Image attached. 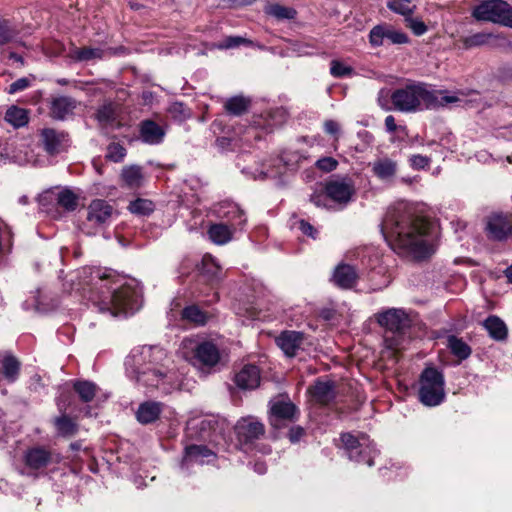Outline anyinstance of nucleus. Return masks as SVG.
Returning <instances> with one entry per match:
<instances>
[{
	"label": "nucleus",
	"instance_id": "12",
	"mask_svg": "<svg viewBox=\"0 0 512 512\" xmlns=\"http://www.w3.org/2000/svg\"><path fill=\"white\" fill-rule=\"evenodd\" d=\"M41 139L44 149L50 155L58 154L68 146V135L64 132H58L51 128L42 130Z\"/></svg>",
	"mask_w": 512,
	"mask_h": 512
},
{
	"label": "nucleus",
	"instance_id": "13",
	"mask_svg": "<svg viewBox=\"0 0 512 512\" xmlns=\"http://www.w3.org/2000/svg\"><path fill=\"white\" fill-rule=\"evenodd\" d=\"M216 213L220 218L226 219L234 229H241L246 223L244 212L236 203L224 201L218 205Z\"/></svg>",
	"mask_w": 512,
	"mask_h": 512
},
{
	"label": "nucleus",
	"instance_id": "38",
	"mask_svg": "<svg viewBox=\"0 0 512 512\" xmlns=\"http://www.w3.org/2000/svg\"><path fill=\"white\" fill-rule=\"evenodd\" d=\"M57 203L66 211H74L78 206V197L71 190L65 189L58 193Z\"/></svg>",
	"mask_w": 512,
	"mask_h": 512
},
{
	"label": "nucleus",
	"instance_id": "55",
	"mask_svg": "<svg viewBox=\"0 0 512 512\" xmlns=\"http://www.w3.org/2000/svg\"><path fill=\"white\" fill-rule=\"evenodd\" d=\"M13 38L12 31L4 23L0 22V45H4Z\"/></svg>",
	"mask_w": 512,
	"mask_h": 512
},
{
	"label": "nucleus",
	"instance_id": "25",
	"mask_svg": "<svg viewBox=\"0 0 512 512\" xmlns=\"http://www.w3.org/2000/svg\"><path fill=\"white\" fill-rule=\"evenodd\" d=\"M312 397L320 404L330 403L336 395L334 384L331 381H317L310 389Z\"/></svg>",
	"mask_w": 512,
	"mask_h": 512
},
{
	"label": "nucleus",
	"instance_id": "3",
	"mask_svg": "<svg viewBox=\"0 0 512 512\" xmlns=\"http://www.w3.org/2000/svg\"><path fill=\"white\" fill-rule=\"evenodd\" d=\"M169 359L158 346H139L131 350L125 360L127 376L147 387L170 393L179 386L176 374L168 368Z\"/></svg>",
	"mask_w": 512,
	"mask_h": 512
},
{
	"label": "nucleus",
	"instance_id": "15",
	"mask_svg": "<svg viewBox=\"0 0 512 512\" xmlns=\"http://www.w3.org/2000/svg\"><path fill=\"white\" fill-rule=\"evenodd\" d=\"M26 466L31 470H39L45 468L49 463L58 462L59 459L48 450L42 447H34L28 449L24 455Z\"/></svg>",
	"mask_w": 512,
	"mask_h": 512
},
{
	"label": "nucleus",
	"instance_id": "31",
	"mask_svg": "<svg viewBox=\"0 0 512 512\" xmlns=\"http://www.w3.org/2000/svg\"><path fill=\"white\" fill-rule=\"evenodd\" d=\"M4 119L13 127L20 128L28 123L29 115L26 109L18 106H11L7 109Z\"/></svg>",
	"mask_w": 512,
	"mask_h": 512
},
{
	"label": "nucleus",
	"instance_id": "44",
	"mask_svg": "<svg viewBox=\"0 0 512 512\" xmlns=\"http://www.w3.org/2000/svg\"><path fill=\"white\" fill-rule=\"evenodd\" d=\"M386 38V27L385 26H375L369 34V42L372 46H381L384 43V39Z\"/></svg>",
	"mask_w": 512,
	"mask_h": 512
},
{
	"label": "nucleus",
	"instance_id": "39",
	"mask_svg": "<svg viewBox=\"0 0 512 512\" xmlns=\"http://www.w3.org/2000/svg\"><path fill=\"white\" fill-rule=\"evenodd\" d=\"M155 209V205L151 200L138 198L129 204V210L133 214L146 216L151 214Z\"/></svg>",
	"mask_w": 512,
	"mask_h": 512
},
{
	"label": "nucleus",
	"instance_id": "63",
	"mask_svg": "<svg viewBox=\"0 0 512 512\" xmlns=\"http://www.w3.org/2000/svg\"><path fill=\"white\" fill-rule=\"evenodd\" d=\"M505 276L507 277L508 281L512 283V266L505 270Z\"/></svg>",
	"mask_w": 512,
	"mask_h": 512
},
{
	"label": "nucleus",
	"instance_id": "11",
	"mask_svg": "<svg viewBox=\"0 0 512 512\" xmlns=\"http://www.w3.org/2000/svg\"><path fill=\"white\" fill-rule=\"evenodd\" d=\"M485 230L489 239L505 240L512 234V215L494 213L487 217Z\"/></svg>",
	"mask_w": 512,
	"mask_h": 512
},
{
	"label": "nucleus",
	"instance_id": "61",
	"mask_svg": "<svg viewBox=\"0 0 512 512\" xmlns=\"http://www.w3.org/2000/svg\"><path fill=\"white\" fill-rule=\"evenodd\" d=\"M322 200H323V195H321V194H314V195H312V196H311V201H312L316 206H318V207H320V206H326V204H324V203L322 202Z\"/></svg>",
	"mask_w": 512,
	"mask_h": 512
},
{
	"label": "nucleus",
	"instance_id": "19",
	"mask_svg": "<svg viewBox=\"0 0 512 512\" xmlns=\"http://www.w3.org/2000/svg\"><path fill=\"white\" fill-rule=\"evenodd\" d=\"M214 453L205 446L191 445L185 448V453L182 460V467H188L193 463L204 464L214 458Z\"/></svg>",
	"mask_w": 512,
	"mask_h": 512
},
{
	"label": "nucleus",
	"instance_id": "40",
	"mask_svg": "<svg viewBox=\"0 0 512 512\" xmlns=\"http://www.w3.org/2000/svg\"><path fill=\"white\" fill-rule=\"evenodd\" d=\"M182 317L197 325H204L207 321V315L197 306H188L182 311Z\"/></svg>",
	"mask_w": 512,
	"mask_h": 512
},
{
	"label": "nucleus",
	"instance_id": "54",
	"mask_svg": "<svg viewBox=\"0 0 512 512\" xmlns=\"http://www.w3.org/2000/svg\"><path fill=\"white\" fill-rule=\"evenodd\" d=\"M324 130L327 134L333 135L338 139L340 125L334 120H326L324 122Z\"/></svg>",
	"mask_w": 512,
	"mask_h": 512
},
{
	"label": "nucleus",
	"instance_id": "34",
	"mask_svg": "<svg viewBox=\"0 0 512 512\" xmlns=\"http://www.w3.org/2000/svg\"><path fill=\"white\" fill-rule=\"evenodd\" d=\"M20 364L13 356H6L2 361L0 374L9 382H14L19 375Z\"/></svg>",
	"mask_w": 512,
	"mask_h": 512
},
{
	"label": "nucleus",
	"instance_id": "56",
	"mask_svg": "<svg viewBox=\"0 0 512 512\" xmlns=\"http://www.w3.org/2000/svg\"><path fill=\"white\" fill-rule=\"evenodd\" d=\"M299 229L305 235H308V236H310L312 238L316 237L315 236L316 230L314 229V227L310 223H308V222H306L304 220L299 221Z\"/></svg>",
	"mask_w": 512,
	"mask_h": 512
},
{
	"label": "nucleus",
	"instance_id": "27",
	"mask_svg": "<svg viewBox=\"0 0 512 512\" xmlns=\"http://www.w3.org/2000/svg\"><path fill=\"white\" fill-rule=\"evenodd\" d=\"M140 135L142 140L148 144H159L162 142L165 132L158 124L151 120L141 123Z\"/></svg>",
	"mask_w": 512,
	"mask_h": 512
},
{
	"label": "nucleus",
	"instance_id": "59",
	"mask_svg": "<svg viewBox=\"0 0 512 512\" xmlns=\"http://www.w3.org/2000/svg\"><path fill=\"white\" fill-rule=\"evenodd\" d=\"M304 430L301 427H296L291 430L290 432V440L292 442H296L300 439V437L303 435Z\"/></svg>",
	"mask_w": 512,
	"mask_h": 512
},
{
	"label": "nucleus",
	"instance_id": "16",
	"mask_svg": "<svg viewBox=\"0 0 512 512\" xmlns=\"http://www.w3.org/2000/svg\"><path fill=\"white\" fill-rule=\"evenodd\" d=\"M77 106L78 102L75 99L68 96H58L51 101L50 114L54 119L64 120L73 115Z\"/></svg>",
	"mask_w": 512,
	"mask_h": 512
},
{
	"label": "nucleus",
	"instance_id": "4",
	"mask_svg": "<svg viewBox=\"0 0 512 512\" xmlns=\"http://www.w3.org/2000/svg\"><path fill=\"white\" fill-rule=\"evenodd\" d=\"M464 95L461 91L451 93L445 90H434L425 84L418 83L395 90L391 100L396 110L415 112L462 103Z\"/></svg>",
	"mask_w": 512,
	"mask_h": 512
},
{
	"label": "nucleus",
	"instance_id": "1",
	"mask_svg": "<svg viewBox=\"0 0 512 512\" xmlns=\"http://www.w3.org/2000/svg\"><path fill=\"white\" fill-rule=\"evenodd\" d=\"M78 285L83 291L97 290L100 311L112 316H127L142 305V288L135 279H126L107 269L84 267L79 271Z\"/></svg>",
	"mask_w": 512,
	"mask_h": 512
},
{
	"label": "nucleus",
	"instance_id": "18",
	"mask_svg": "<svg viewBox=\"0 0 512 512\" xmlns=\"http://www.w3.org/2000/svg\"><path fill=\"white\" fill-rule=\"evenodd\" d=\"M236 385L243 390L255 389L260 384V371L255 365H245L235 375Z\"/></svg>",
	"mask_w": 512,
	"mask_h": 512
},
{
	"label": "nucleus",
	"instance_id": "57",
	"mask_svg": "<svg viewBox=\"0 0 512 512\" xmlns=\"http://www.w3.org/2000/svg\"><path fill=\"white\" fill-rule=\"evenodd\" d=\"M385 127L388 132H395L397 129L395 118L392 115H389L385 118Z\"/></svg>",
	"mask_w": 512,
	"mask_h": 512
},
{
	"label": "nucleus",
	"instance_id": "21",
	"mask_svg": "<svg viewBox=\"0 0 512 512\" xmlns=\"http://www.w3.org/2000/svg\"><path fill=\"white\" fill-rule=\"evenodd\" d=\"M106 54V50L94 47H77L71 46L67 51V58L73 62H89L102 59Z\"/></svg>",
	"mask_w": 512,
	"mask_h": 512
},
{
	"label": "nucleus",
	"instance_id": "24",
	"mask_svg": "<svg viewBox=\"0 0 512 512\" xmlns=\"http://www.w3.org/2000/svg\"><path fill=\"white\" fill-rule=\"evenodd\" d=\"M358 279V274L353 266L347 264L338 265L333 274L334 283L343 289L352 288Z\"/></svg>",
	"mask_w": 512,
	"mask_h": 512
},
{
	"label": "nucleus",
	"instance_id": "9",
	"mask_svg": "<svg viewBox=\"0 0 512 512\" xmlns=\"http://www.w3.org/2000/svg\"><path fill=\"white\" fill-rule=\"evenodd\" d=\"M325 195L335 203L346 205L354 196L356 189L350 177H333L325 183Z\"/></svg>",
	"mask_w": 512,
	"mask_h": 512
},
{
	"label": "nucleus",
	"instance_id": "48",
	"mask_svg": "<svg viewBox=\"0 0 512 512\" xmlns=\"http://www.w3.org/2000/svg\"><path fill=\"white\" fill-rule=\"evenodd\" d=\"M406 22H407V26L417 36H421L427 31L426 25L420 19L408 17V18H406Z\"/></svg>",
	"mask_w": 512,
	"mask_h": 512
},
{
	"label": "nucleus",
	"instance_id": "37",
	"mask_svg": "<svg viewBox=\"0 0 512 512\" xmlns=\"http://www.w3.org/2000/svg\"><path fill=\"white\" fill-rule=\"evenodd\" d=\"M387 7L403 16L411 15L416 8L414 0H388Z\"/></svg>",
	"mask_w": 512,
	"mask_h": 512
},
{
	"label": "nucleus",
	"instance_id": "35",
	"mask_svg": "<svg viewBox=\"0 0 512 512\" xmlns=\"http://www.w3.org/2000/svg\"><path fill=\"white\" fill-rule=\"evenodd\" d=\"M73 387L83 402L92 401L98 389L96 384L86 380L76 381Z\"/></svg>",
	"mask_w": 512,
	"mask_h": 512
},
{
	"label": "nucleus",
	"instance_id": "52",
	"mask_svg": "<svg viewBox=\"0 0 512 512\" xmlns=\"http://www.w3.org/2000/svg\"><path fill=\"white\" fill-rule=\"evenodd\" d=\"M203 266L204 270L207 273L211 272L215 276L217 274V271L219 270V265L217 264L216 260L210 255H206L203 257Z\"/></svg>",
	"mask_w": 512,
	"mask_h": 512
},
{
	"label": "nucleus",
	"instance_id": "7",
	"mask_svg": "<svg viewBox=\"0 0 512 512\" xmlns=\"http://www.w3.org/2000/svg\"><path fill=\"white\" fill-rule=\"evenodd\" d=\"M472 15L479 21H488L512 28V7L503 0H486L477 5Z\"/></svg>",
	"mask_w": 512,
	"mask_h": 512
},
{
	"label": "nucleus",
	"instance_id": "28",
	"mask_svg": "<svg viewBox=\"0 0 512 512\" xmlns=\"http://www.w3.org/2000/svg\"><path fill=\"white\" fill-rule=\"evenodd\" d=\"M236 230L228 224L218 223L210 226L208 235L215 244L223 245L232 239V235Z\"/></svg>",
	"mask_w": 512,
	"mask_h": 512
},
{
	"label": "nucleus",
	"instance_id": "50",
	"mask_svg": "<svg viewBox=\"0 0 512 512\" xmlns=\"http://www.w3.org/2000/svg\"><path fill=\"white\" fill-rule=\"evenodd\" d=\"M386 39L394 44H403L408 41V38L404 33L390 28H386Z\"/></svg>",
	"mask_w": 512,
	"mask_h": 512
},
{
	"label": "nucleus",
	"instance_id": "32",
	"mask_svg": "<svg viewBox=\"0 0 512 512\" xmlns=\"http://www.w3.org/2000/svg\"><path fill=\"white\" fill-rule=\"evenodd\" d=\"M447 347L459 360L467 359L472 352L470 346L466 342L454 335L447 338Z\"/></svg>",
	"mask_w": 512,
	"mask_h": 512
},
{
	"label": "nucleus",
	"instance_id": "33",
	"mask_svg": "<svg viewBox=\"0 0 512 512\" xmlns=\"http://www.w3.org/2000/svg\"><path fill=\"white\" fill-rule=\"evenodd\" d=\"M265 13L277 20H292L297 15V11L294 8L277 3L268 5L265 8Z\"/></svg>",
	"mask_w": 512,
	"mask_h": 512
},
{
	"label": "nucleus",
	"instance_id": "29",
	"mask_svg": "<svg viewBox=\"0 0 512 512\" xmlns=\"http://www.w3.org/2000/svg\"><path fill=\"white\" fill-rule=\"evenodd\" d=\"M121 179L128 188H139L144 181L142 168L137 165L125 166L121 172Z\"/></svg>",
	"mask_w": 512,
	"mask_h": 512
},
{
	"label": "nucleus",
	"instance_id": "60",
	"mask_svg": "<svg viewBox=\"0 0 512 512\" xmlns=\"http://www.w3.org/2000/svg\"><path fill=\"white\" fill-rule=\"evenodd\" d=\"M170 111L172 113H179L185 116L184 106L181 103H174L170 106Z\"/></svg>",
	"mask_w": 512,
	"mask_h": 512
},
{
	"label": "nucleus",
	"instance_id": "36",
	"mask_svg": "<svg viewBox=\"0 0 512 512\" xmlns=\"http://www.w3.org/2000/svg\"><path fill=\"white\" fill-rule=\"evenodd\" d=\"M249 104V99L243 96H235L226 101L225 109L231 114L241 115L248 109Z\"/></svg>",
	"mask_w": 512,
	"mask_h": 512
},
{
	"label": "nucleus",
	"instance_id": "58",
	"mask_svg": "<svg viewBox=\"0 0 512 512\" xmlns=\"http://www.w3.org/2000/svg\"><path fill=\"white\" fill-rule=\"evenodd\" d=\"M385 346L393 351H396L399 349V342L396 338H385L384 340Z\"/></svg>",
	"mask_w": 512,
	"mask_h": 512
},
{
	"label": "nucleus",
	"instance_id": "43",
	"mask_svg": "<svg viewBox=\"0 0 512 512\" xmlns=\"http://www.w3.org/2000/svg\"><path fill=\"white\" fill-rule=\"evenodd\" d=\"M125 155L126 149L118 143H111L107 147L106 158L113 162H121L124 159Z\"/></svg>",
	"mask_w": 512,
	"mask_h": 512
},
{
	"label": "nucleus",
	"instance_id": "2",
	"mask_svg": "<svg viewBox=\"0 0 512 512\" xmlns=\"http://www.w3.org/2000/svg\"><path fill=\"white\" fill-rule=\"evenodd\" d=\"M381 231L390 247L399 254L423 259L434 252L427 224L405 204H398L387 211Z\"/></svg>",
	"mask_w": 512,
	"mask_h": 512
},
{
	"label": "nucleus",
	"instance_id": "22",
	"mask_svg": "<svg viewBox=\"0 0 512 512\" xmlns=\"http://www.w3.org/2000/svg\"><path fill=\"white\" fill-rule=\"evenodd\" d=\"M113 208L104 200H94L88 207L87 220L95 224H104L111 217Z\"/></svg>",
	"mask_w": 512,
	"mask_h": 512
},
{
	"label": "nucleus",
	"instance_id": "53",
	"mask_svg": "<svg viewBox=\"0 0 512 512\" xmlns=\"http://www.w3.org/2000/svg\"><path fill=\"white\" fill-rule=\"evenodd\" d=\"M429 158L422 155H412L410 158L411 165L416 169H423L429 165Z\"/></svg>",
	"mask_w": 512,
	"mask_h": 512
},
{
	"label": "nucleus",
	"instance_id": "20",
	"mask_svg": "<svg viewBox=\"0 0 512 512\" xmlns=\"http://www.w3.org/2000/svg\"><path fill=\"white\" fill-rule=\"evenodd\" d=\"M373 175L383 182H390L397 173V163L387 157L379 158L371 164Z\"/></svg>",
	"mask_w": 512,
	"mask_h": 512
},
{
	"label": "nucleus",
	"instance_id": "5",
	"mask_svg": "<svg viewBox=\"0 0 512 512\" xmlns=\"http://www.w3.org/2000/svg\"><path fill=\"white\" fill-rule=\"evenodd\" d=\"M180 353L186 361L204 374L215 371L221 361L220 351L211 341L198 342L194 339H184Z\"/></svg>",
	"mask_w": 512,
	"mask_h": 512
},
{
	"label": "nucleus",
	"instance_id": "41",
	"mask_svg": "<svg viewBox=\"0 0 512 512\" xmlns=\"http://www.w3.org/2000/svg\"><path fill=\"white\" fill-rule=\"evenodd\" d=\"M55 426L58 433L63 436H72L77 431L76 423L65 415L55 419Z\"/></svg>",
	"mask_w": 512,
	"mask_h": 512
},
{
	"label": "nucleus",
	"instance_id": "49",
	"mask_svg": "<svg viewBox=\"0 0 512 512\" xmlns=\"http://www.w3.org/2000/svg\"><path fill=\"white\" fill-rule=\"evenodd\" d=\"M31 85V80L29 78L23 77L19 78L13 83H11L8 87L9 94H15L20 91L27 89Z\"/></svg>",
	"mask_w": 512,
	"mask_h": 512
},
{
	"label": "nucleus",
	"instance_id": "47",
	"mask_svg": "<svg viewBox=\"0 0 512 512\" xmlns=\"http://www.w3.org/2000/svg\"><path fill=\"white\" fill-rule=\"evenodd\" d=\"M338 166V161L333 157H323L316 162V167L323 172H331Z\"/></svg>",
	"mask_w": 512,
	"mask_h": 512
},
{
	"label": "nucleus",
	"instance_id": "51",
	"mask_svg": "<svg viewBox=\"0 0 512 512\" xmlns=\"http://www.w3.org/2000/svg\"><path fill=\"white\" fill-rule=\"evenodd\" d=\"M114 117V109L111 104L103 105L97 112V119L100 122H109Z\"/></svg>",
	"mask_w": 512,
	"mask_h": 512
},
{
	"label": "nucleus",
	"instance_id": "64",
	"mask_svg": "<svg viewBox=\"0 0 512 512\" xmlns=\"http://www.w3.org/2000/svg\"><path fill=\"white\" fill-rule=\"evenodd\" d=\"M254 0H243L242 2L244 4H251Z\"/></svg>",
	"mask_w": 512,
	"mask_h": 512
},
{
	"label": "nucleus",
	"instance_id": "6",
	"mask_svg": "<svg viewBox=\"0 0 512 512\" xmlns=\"http://www.w3.org/2000/svg\"><path fill=\"white\" fill-rule=\"evenodd\" d=\"M443 374L434 367H427L420 376L419 400L428 407L440 405L445 399Z\"/></svg>",
	"mask_w": 512,
	"mask_h": 512
},
{
	"label": "nucleus",
	"instance_id": "23",
	"mask_svg": "<svg viewBox=\"0 0 512 512\" xmlns=\"http://www.w3.org/2000/svg\"><path fill=\"white\" fill-rule=\"evenodd\" d=\"M303 334L296 331H286L277 337L276 342L285 355L292 357L302 343Z\"/></svg>",
	"mask_w": 512,
	"mask_h": 512
},
{
	"label": "nucleus",
	"instance_id": "14",
	"mask_svg": "<svg viewBox=\"0 0 512 512\" xmlns=\"http://www.w3.org/2000/svg\"><path fill=\"white\" fill-rule=\"evenodd\" d=\"M297 412L296 406L289 401H276L271 406L270 423L275 428L282 426L284 421H292Z\"/></svg>",
	"mask_w": 512,
	"mask_h": 512
},
{
	"label": "nucleus",
	"instance_id": "26",
	"mask_svg": "<svg viewBox=\"0 0 512 512\" xmlns=\"http://www.w3.org/2000/svg\"><path fill=\"white\" fill-rule=\"evenodd\" d=\"M162 412V405L158 402L147 401L142 403L136 412V418L141 424L156 421Z\"/></svg>",
	"mask_w": 512,
	"mask_h": 512
},
{
	"label": "nucleus",
	"instance_id": "45",
	"mask_svg": "<svg viewBox=\"0 0 512 512\" xmlns=\"http://www.w3.org/2000/svg\"><path fill=\"white\" fill-rule=\"evenodd\" d=\"M242 44L251 46L253 45V42L240 36H230L227 37L221 44H219L218 47L221 49H229L238 47Z\"/></svg>",
	"mask_w": 512,
	"mask_h": 512
},
{
	"label": "nucleus",
	"instance_id": "42",
	"mask_svg": "<svg viewBox=\"0 0 512 512\" xmlns=\"http://www.w3.org/2000/svg\"><path fill=\"white\" fill-rule=\"evenodd\" d=\"M490 38H492V34L490 33H476L474 35L466 37L463 40V44L466 48H472L488 43Z\"/></svg>",
	"mask_w": 512,
	"mask_h": 512
},
{
	"label": "nucleus",
	"instance_id": "30",
	"mask_svg": "<svg viewBox=\"0 0 512 512\" xmlns=\"http://www.w3.org/2000/svg\"><path fill=\"white\" fill-rule=\"evenodd\" d=\"M484 327L488 331L490 337L497 341L504 340L507 337V327L497 316H489L484 321Z\"/></svg>",
	"mask_w": 512,
	"mask_h": 512
},
{
	"label": "nucleus",
	"instance_id": "8",
	"mask_svg": "<svg viewBox=\"0 0 512 512\" xmlns=\"http://www.w3.org/2000/svg\"><path fill=\"white\" fill-rule=\"evenodd\" d=\"M341 441L350 460L357 463L373 465V459L377 455L373 442L367 435L354 436L350 433L341 435Z\"/></svg>",
	"mask_w": 512,
	"mask_h": 512
},
{
	"label": "nucleus",
	"instance_id": "10",
	"mask_svg": "<svg viewBox=\"0 0 512 512\" xmlns=\"http://www.w3.org/2000/svg\"><path fill=\"white\" fill-rule=\"evenodd\" d=\"M376 322L383 328L399 333L410 325V318L402 308H388L375 314Z\"/></svg>",
	"mask_w": 512,
	"mask_h": 512
},
{
	"label": "nucleus",
	"instance_id": "17",
	"mask_svg": "<svg viewBox=\"0 0 512 512\" xmlns=\"http://www.w3.org/2000/svg\"><path fill=\"white\" fill-rule=\"evenodd\" d=\"M236 434L240 440L251 441L264 433L263 425L253 418H243L235 426Z\"/></svg>",
	"mask_w": 512,
	"mask_h": 512
},
{
	"label": "nucleus",
	"instance_id": "46",
	"mask_svg": "<svg viewBox=\"0 0 512 512\" xmlns=\"http://www.w3.org/2000/svg\"><path fill=\"white\" fill-rule=\"evenodd\" d=\"M330 73L334 77H344L352 73V68L343 64L340 61L333 60L331 62Z\"/></svg>",
	"mask_w": 512,
	"mask_h": 512
},
{
	"label": "nucleus",
	"instance_id": "62",
	"mask_svg": "<svg viewBox=\"0 0 512 512\" xmlns=\"http://www.w3.org/2000/svg\"><path fill=\"white\" fill-rule=\"evenodd\" d=\"M267 470V467L265 465V463L263 462H256L254 464V471L257 472L258 474H264Z\"/></svg>",
	"mask_w": 512,
	"mask_h": 512
}]
</instances>
